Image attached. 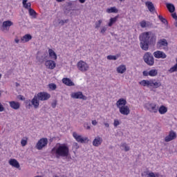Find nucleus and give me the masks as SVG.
<instances>
[{"instance_id": "b1692460", "label": "nucleus", "mask_w": 177, "mask_h": 177, "mask_svg": "<svg viewBox=\"0 0 177 177\" xmlns=\"http://www.w3.org/2000/svg\"><path fill=\"white\" fill-rule=\"evenodd\" d=\"M166 6L170 13H174V12H175V6H174V4L167 3Z\"/></svg>"}, {"instance_id": "c85d7f7f", "label": "nucleus", "mask_w": 177, "mask_h": 177, "mask_svg": "<svg viewBox=\"0 0 177 177\" xmlns=\"http://www.w3.org/2000/svg\"><path fill=\"white\" fill-rule=\"evenodd\" d=\"M108 13H118V10L115 7H112L106 10Z\"/></svg>"}, {"instance_id": "8fccbe9b", "label": "nucleus", "mask_w": 177, "mask_h": 177, "mask_svg": "<svg viewBox=\"0 0 177 177\" xmlns=\"http://www.w3.org/2000/svg\"><path fill=\"white\" fill-rule=\"evenodd\" d=\"M64 23H68V19H66V20H61L60 21H59V24H62V26H63V24H64Z\"/></svg>"}, {"instance_id": "e433bc0d", "label": "nucleus", "mask_w": 177, "mask_h": 177, "mask_svg": "<svg viewBox=\"0 0 177 177\" xmlns=\"http://www.w3.org/2000/svg\"><path fill=\"white\" fill-rule=\"evenodd\" d=\"M169 73H175V71H177V66L174 65L169 70Z\"/></svg>"}, {"instance_id": "473e14b6", "label": "nucleus", "mask_w": 177, "mask_h": 177, "mask_svg": "<svg viewBox=\"0 0 177 177\" xmlns=\"http://www.w3.org/2000/svg\"><path fill=\"white\" fill-rule=\"evenodd\" d=\"M158 19L162 21V23H163V24H168V21H167L165 18L162 17V16L159 15Z\"/></svg>"}, {"instance_id": "69168bd1", "label": "nucleus", "mask_w": 177, "mask_h": 177, "mask_svg": "<svg viewBox=\"0 0 177 177\" xmlns=\"http://www.w3.org/2000/svg\"><path fill=\"white\" fill-rule=\"evenodd\" d=\"M57 1V2H63V1H64V0H56Z\"/></svg>"}, {"instance_id": "5fc2aeb1", "label": "nucleus", "mask_w": 177, "mask_h": 177, "mask_svg": "<svg viewBox=\"0 0 177 177\" xmlns=\"http://www.w3.org/2000/svg\"><path fill=\"white\" fill-rule=\"evenodd\" d=\"M173 19H175V20H177V15H176V13H173L171 15Z\"/></svg>"}, {"instance_id": "2eb2a0df", "label": "nucleus", "mask_w": 177, "mask_h": 177, "mask_svg": "<svg viewBox=\"0 0 177 177\" xmlns=\"http://www.w3.org/2000/svg\"><path fill=\"white\" fill-rule=\"evenodd\" d=\"M145 6H147L151 13H153V12L156 10V7H154V4H153V2L151 1L145 2Z\"/></svg>"}, {"instance_id": "6e6d98bb", "label": "nucleus", "mask_w": 177, "mask_h": 177, "mask_svg": "<svg viewBox=\"0 0 177 177\" xmlns=\"http://www.w3.org/2000/svg\"><path fill=\"white\" fill-rule=\"evenodd\" d=\"M18 99H19V100H23V95H18Z\"/></svg>"}, {"instance_id": "393cba45", "label": "nucleus", "mask_w": 177, "mask_h": 177, "mask_svg": "<svg viewBox=\"0 0 177 177\" xmlns=\"http://www.w3.org/2000/svg\"><path fill=\"white\" fill-rule=\"evenodd\" d=\"M167 111H168V108L164 105L160 106L158 109V112L160 114H165Z\"/></svg>"}, {"instance_id": "0eeeda50", "label": "nucleus", "mask_w": 177, "mask_h": 177, "mask_svg": "<svg viewBox=\"0 0 177 177\" xmlns=\"http://www.w3.org/2000/svg\"><path fill=\"white\" fill-rule=\"evenodd\" d=\"M47 145L48 138H41L37 142L36 149H37V150H42L44 147H46Z\"/></svg>"}, {"instance_id": "3c124183", "label": "nucleus", "mask_w": 177, "mask_h": 177, "mask_svg": "<svg viewBox=\"0 0 177 177\" xmlns=\"http://www.w3.org/2000/svg\"><path fill=\"white\" fill-rule=\"evenodd\" d=\"M5 110V108L3 107V105H2V104H1L0 102V111L2 112Z\"/></svg>"}, {"instance_id": "7ed1b4c3", "label": "nucleus", "mask_w": 177, "mask_h": 177, "mask_svg": "<svg viewBox=\"0 0 177 177\" xmlns=\"http://www.w3.org/2000/svg\"><path fill=\"white\" fill-rule=\"evenodd\" d=\"M50 99V94L45 92H40L37 95H35L32 100V104L35 109L39 107V100H48Z\"/></svg>"}, {"instance_id": "7c9ffc66", "label": "nucleus", "mask_w": 177, "mask_h": 177, "mask_svg": "<svg viewBox=\"0 0 177 177\" xmlns=\"http://www.w3.org/2000/svg\"><path fill=\"white\" fill-rule=\"evenodd\" d=\"M48 88L51 89V91H55L56 88H57V86L55 83H50L48 84Z\"/></svg>"}, {"instance_id": "f3484780", "label": "nucleus", "mask_w": 177, "mask_h": 177, "mask_svg": "<svg viewBox=\"0 0 177 177\" xmlns=\"http://www.w3.org/2000/svg\"><path fill=\"white\" fill-rule=\"evenodd\" d=\"M45 66H46V67H48L50 70H53V68L56 67V63H55L53 60H48L45 62Z\"/></svg>"}, {"instance_id": "e2e57ef3", "label": "nucleus", "mask_w": 177, "mask_h": 177, "mask_svg": "<svg viewBox=\"0 0 177 177\" xmlns=\"http://www.w3.org/2000/svg\"><path fill=\"white\" fill-rule=\"evenodd\" d=\"M15 85H16L17 87V86H20V84H19V83H17V82L15 83Z\"/></svg>"}, {"instance_id": "423d86ee", "label": "nucleus", "mask_w": 177, "mask_h": 177, "mask_svg": "<svg viewBox=\"0 0 177 177\" xmlns=\"http://www.w3.org/2000/svg\"><path fill=\"white\" fill-rule=\"evenodd\" d=\"M145 109L149 111V113H158V106L154 103H147L145 104Z\"/></svg>"}, {"instance_id": "a19ab883", "label": "nucleus", "mask_w": 177, "mask_h": 177, "mask_svg": "<svg viewBox=\"0 0 177 177\" xmlns=\"http://www.w3.org/2000/svg\"><path fill=\"white\" fill-rule=\"evenodd\" d=\"M146 86H153V80H147Z\"/></svg>"}, {"instance_id": "f8f14e48", "label": "nucleus", "mask_w": 177, "mask_h": 177, "mask_svg": "<svg viewBox=\"0 0 177 177\" xmlns=\"http://www.w3.org/2000/svg\"><path fill=\"white\" fill-rule=\"evenodd\" d=\"M73 138L78 142V143H85V140H86V138H82V136L78 135L77 133L73 132Z\"/></svg>"}, {"instance_id": "774afa93", "label": "nucleus", "mask_w": 177, "mask_h": 177, "mask_svg": "<svg viewBox=\"0 0 177 177\" xmlns=\"http://www.w3.org/2000/svg\"><path fill=\"white\" fill-rule=\"evenodd\" d=\"M87 129H91V127H90V126H88V127H87Z\"/></svg>"}, {"instance_id": "37998d69", "label": "nucleus", "mask_w": 177, "mask_h": 177, "mask_svg": "<svg viewBox=\"0 0 177 177\" xmlns=\"http://www.w3.org/2000/svg\"><path fill=\"white\" fill-rule=\"evenodd\" d=\"M21 146L24 147L27 145V140H21Z\"/></svg>"}, {"instance_id": "79ce46f5", "label": "nucleus", "mask_w": 177, "mask_h": 177, "mask_svg": "<svg viewBox=\"0 0 177 177\" xmlns=\"http://www.w3.org/2000/svg\"><path fill=\"white\" fill-rule=\"evenodd\" d=\"M102 25V20H99L97 22H95V28H100Z\"/></svg>"}, {"instance_id": "f257e3e1", "label": "nucleus", "mask_w": 177, "mask_h": 177, "mask_svg": "<svg viewBox=\"0 0 177 177\" xmlns=\"http://www.w3.org/2000/svg\"><path fill=\"white\" fill-rule=\"evenodd\" d=\"M157 37L152 32H145L142 33L140 39V46L142 50H149V46H154Z\"/></svg>"}, {"instance_id": "c03bdc74", "label": "nucleus", "mask_w": 177, "mask_h": 177, "mask_svg": "<svg viewBox=\"0 0 177 177\" xmlns=\"http://www.w3.org/2000/svg\"><path fill=\"white\" fill-rule=\"evenodd\" d=\"M114 127H117L118 125H120V121L118 120H115L113 122Z\"/></svg>"}, {"instance_id": "bb28decb", "label": "nucleus", "mask_w": 177, "mask_h": 177, "mask_svg": "<svg viewBox=\"0 0 177 177\" xmlns=\"http://www.w3.org/2000/svg\"><path fill=\"white\" fill-rule=\"evenodd\" d=\"M48 53H49V56L52 57V59H54L55 60L57 59V55H56V53H55L53 50L50 48L48 50Z\"/></svg>"}, {"instance_id": "1a4fd4ad", "label": "nucleus", "mask_w": 177, "mask_h": 177, "mask_svg": "<svg viewBox=\"0 0 177 177\" xmlns=\"http://www.w3.org/2000/svg\"><path fill=\"white\" fill-rule=\"evenodd\" d=\"M174 139H176V133L171 130L169 132V135L165 137V142H171V140Z\"/></svg>"}, {"instance_id": "9d476101", "label": "nucleus", "mask_w": 177, "mask_h": 177, "mask_svg": "<svg viewBox=\"0 0 177 177\" xmlns=\"http://www.w3.org/2000/svg\"><path fill=\"white\" fill-rule=\"evenodd\" d=\"M119 111L120 114H122V115H129V113H131V110L128 106H123L120 107Z\"/></svg>"}, {"instance_id": "20e7f679", "label": "nucleus", "mask_w": 177, "mask_h": 177, "mask_svg": "<svg viewBox=\"0 0 177 177\" xmlns=\"http://www.w3.org/2000/svg\"><path fill=\"white\" fill-rule=\"evenodd\" d=\"M143 60L147 66H154V57L151 53H145L143 56Z\"/></svg>"}, {"instance_id": "338daca9", "label": "nucleus", "mask_w": 177, "mask_h": 177, "mask_svg": "<svg viewBox=\"0 0 177 177\" xmlns=\"http://www.w3.org/2000/svg\"><path fill=\"white\" fill-rule=\"evenodd\" d=\"M68 6H71V5H73V3H68Z\"/></svg>"}, {"instance_id": "603ef678", "label": "nucleus", "mask_w": 177, "mask_h": 177, "mask_svg": "<svg viewBox=\"0 0 177 177\" xmlns=\"http://www.w3.org/2000/svg\"><path fill=\"white\" fill-rule=\"evenodd\" d=\"M142 74L145 77H147V75H149V72H147V71H144Z\"/></svg>"}, {"instance_id": "680f3d73", "label": "nucleus", "mask_w": 177, "mask_h": 177, "mask_svg": "<svg viewBox=\"0 0 177 177\" xmlns=\"http://www.w3.org/2000/svg\"><path fill=\"white\" fill-rule=\"evenodd\" d=\"M79 2H80V3H85V0H79Z\"/></svg>"}, {"instance_id": "ddd939ff", "label": "nucleus", "mask_w": 177, "mask_h": 177, "mask_svg": "<svg viewBox=\"0 0 177 177\" xmlns=\"http://www.w3.org/2000/svg\"><path fill=\"white\" fill-rule=\"evenodd\" d=\"M13 26V22L12 21H5L3 22L1 26L2 31H5V30H8L9 27Z\"/></svg>"}, {"instance_id": "6e6552de", "label": "nucleus", "mask_w": 177, "mask_h": 177, "mask_svg": "<svg viewBox=\"0 0 177 177\" xmlns=\"http://www.w3.org/2000/svg\"><path fill=\"white\" fill-rule=\"evenodd\" d=\"M71 97H73V99H82V100H86V99H88V97L84 95V94H82V92L81 91L73 93L71 94Z\"/></svg>"}, {"instance_id": "412c9836", "label": "nucleus", "mask_w": 177, "mask_h": 177, "mask_svg": "<svg viewBox=\"0 0 177 177\" xmlns=\"http://www.w3.org/2000/svg\"><path fill=\"white\" fill-rule=\"evenodd\" d=\"M118 74H124L127 71V66L125 65H120L116 69Z\"/></svg>"}, {"instance_id": "4d7b16f0", "label": "nucleus", "mask_w": 177, "mask_h": 177, "mask_svg": "<svg viewBox=\"0 0 177 177\" xmlns=\"http://www.w3.org/2000/svg\"><path fill=\"white\" fill-rule=\"evenodd\" d=\"M92 124H93V125H97V122L96 120H93Z\"/></svg>"}, {"instance_id": "6ab92c4d", "label": "nucleus", "mask_w": 177, "mask_h": 177, "mask_svg": "<svg viewBox=\"0 0 177 177\" xmlns=\"http://www.w3.org/2000/svg\"><path fill=\"white\" fill-rule=\"evenodd\" d=\"M10 165H12V167H14V168H20V163L16 160V159H10L9 160Z\"/></svg>"}, {"instance_id": "ea45409f", "label": "nucleus", "mask_w": 177, "mask_h": 177, "mask_svg": "<svg viewBox=\"0 0 177 177\" xmlns=\"http://www.w3.org/2000/svg\"><path fill=\"white\" fill-rule=\"evenodd\" d=\"M56 106H57V100H54L51 104V106L53 107V109H55Z\"/></svg>"}, {"instance_id": "a878e982", "label": "nucleus", "mask_w": 177, "mask_h": 177, "mask_svg": "<svg viewBox=\"0 0 177 177\" xmlns=\"http://www.w3.org/2000/svg\"><path fill=\"white\" fill-rule=\"evenodd\" d=\"M30 39H32V36H31L30 34H26L21 37V41H24L25 42H28V41H30Z\"/></svg>"}, {"instance_id": "13d9d810", "label": "nucleus", "mask_w": 177, "mask_h": 177, "mask_svg": "<svg viewBox=\"0 0 177 177\" xmlns=\"http://www.w3.org/2000/svg\"><path fill=\"white\" fill-rule=\"evenodd\" d=\"M104 124L106 128H109L110 127V124L109 123L104 122Z\"/></svg>"}, {"instance_id": "0e129e2a", "label": "nucleus", "mask_w": 177, "mask_h": 177, "mask_svg": "<svg viewBox=\"0 0 177 177\" xmlns=\"http://www.w3.org/2000/svg\"><path fill=\"white\" fill-rule=\"evenodd\" d=\"M49 142H50V143H52V142H53V138L50 139Z\"/></svg>"}, {"instance_id": "f03ea898", "label": "nucleus", "mask_w": 177, "mask_h": 177, "mask_svg": "<svg viewBox=\"0 0 177 177\" xmlns=\"http://www.w3.org/2000/svg\"><path fill=\"white\" fill-rule=\"evenodd\" d=\"M53 153H55L57 158H60V157H68V153L70 149L66 145H60L58 147H54L52 149Z\"/></svg>"}, {"instance_id": "4468645a", "label": "nucleus", "mask_w": 177, "mask_h": 177, "mask_svg": "<svg viewBox=\"0 0 177 177\" xmlns=\"http://www.w3.org/2000/svg\"><path fill=\"white\" fill-rule=\"evenodd\" d=\"M103 142V139L100 138V136H97L93 141V145L95 146V147H99L100 145Z\"/></svg>"}, {"instance_id": "f704fd0d", "label": "nucleus", "mask_w": 177, "mask_h": 177, "mask_svg": "<svg viewBox=\"0 0 177 177\" xmlns=\"http://www.w3.org/2000/svg\"><path fill=\"white\" fill-rule=\"evenodd\" d=\"M32 100H28L25 102L26 103V106L27 107H28V109H30V107H31V106H32Z\"/></svg>"}, {"instance_id": "39448f33", "label": "nucleus", "mask_w": 177, "mask_h": 177, "mask_svg": "<svg viewBox=\"0 0 177 177\" xmlns=\"http://www.w3.org/2000/svg\"><path fill=\"white\" fill-rule=\"evenodd\" d=\"M77 68L80 71H82V73H86V71H88L89 70V65L86 64V62L80 60L77 64Z\"/></svg>"}, {"instance_id": "864d4df0", "label": "nucleus", "mask_w": 177, "mask_h": 177, "mask_svg": "<svg viewBox=\"0 0 177 177\" xmlns=\"http://www.w3.org/2000/svg\"><path fill=\"white\" fill-rule=\"evenodd\" d=\"M148 177H156V175L154 174V173H149L148 174Z\"/></svg>"}, {"instance_id": "4be33fe9", "label": "nucleus", "mask_w": 177, "mask_h": 177, "mask_svg": "<svg viewBox=\"0 0 177 177\" xmlns=\"http://www.w3.org/2000/svg\"><path fill=\"white\" fill-rule=\"evenodd\" d=\"M10 106L12 109H14V110H19V109H20V103L15 101L10 102Z\"/></svg>"}, {"instance_id": "58836bf2", "label": "nucleus", "mask_w": 177, "mask_h": 177, "mask_svg": "<svg viewBox=\"0 0 177 177\" xmlns=\"http://www.w3.org/2000/svg\"><path fill=\"white\" fill-rule=\"evenodd\" d=\"M140 27H142V28H146V21L143 20L140 23Z\"/></svg>"}, {"instance_id": "dca6fc26", "label": "nucleus", "mask_w": 177, "mask_h": 177, "mask_svg": "<svg viewBox=\"0 0 177 177\" xmlns=\"http://www.w3.org/2000/svg\"><path fill=\"white\" fill-rule=\"evenodd\" d=\"M116 106L118 109H120V107H122L124 106H127V100L124 98L119 99L116 102Z\"/></svg>"}, {"instance_id": "49530a36", "label": "nucleus", "mask_w": 177, "mask_h": 177, "mask_svg": "<svg viewBox=\"0 0 177 177\" xmlns=\"http://www.w3.org/2000/svg\"><path fill=\"white\" fill-rule=\"evenodd\" d=\"M146 27H153V24L150 21H146Z\"/></svg>"}, {"instance_id": "c9c22d12", "label": "nucleus", "mask_w": 177, "mask_h": 177, "mask_svg": "<svg viewBox=\"0 0 177 177\" xmlns=\"http://www.w3.org/2000/svg\"><path fill=\"white\" fill-rule=\"evenodd\" d=\"M108 60H117V56L115 55H108L106 57Z\"/></svg>"}, {"instance_id": "72a5a7b5", "label": "nucleus", "mask_w": 177, "mask_h": 177, "mask_svg": "<svg viewBox=\"0 0 177 177\" xmlns=\"http://www.w3.org/2000/svg\"><path fill=\"white\" fill-rule=\"evenodd\" d=\"M29 15L35 17L37 12L32 8H29Z\"/></svg>"}, {"instance_id": "09e8293b", "label": "nucleus", "mask_w": 177, "mask_h": 177, "mask_svg": "<svg viewBox=\"0 0 177 177\" xmlns=\"http://www.w3.org/2000/svg\"><path fill=\"white\" fill-rule=\"evenodd\" d=\"M107 31V28L103 27L102 29L101 30V34H104Z\"/></svg>"}, {"instance_id": "5701e85b", "label": "nucleus", "mask_w": 177, "mask_h": 177, "mask_svg": "<svg viewBox=\"0 0 177 177\" xmlns=\"http://www.w3.org/2000/svg\"><path fill=\"white\" fill-rule=\"evenodd\" d=\"M118 17H120L119 15L115 16V17L111 18L108 24L109 27H112L113 24H115L117 22V20H118Z\"/></svg>"}, {"instance_id": "de8ad7c7", "label": "nucleus", "mask_w": 177, "mask_h": 177, "mask_svg": "<svg viewBox=\"0 0 177 177\" xmlns=\"http://www.w3.org/2000/svg\"><path fill=\"white\" fill-rule=\"evenodd\" d=\"M147 81V80H142V81L140 82V85H142V86H146Z\"/></svg>"}, {"instance_id": "cd10ccee", "label": "nucleus", "mask_w": 177, "mask_h": 177, "mask_svg": "<svg viewBox=\"0 0 177 177\" xmlns=\"http://www.w3.org/2000/svg\"><path fill=\"white\" fill-rule=\"evenodd\" d=\"M158 74V71L156 69H151V71H149V75L150 77H156Z\"/></svg>"}, {"instance_id": "9b49d317", "label": "nucleus", "mask_w": 177, "mask_h": 177, "mask_svg": "<svg viewBox=\"0 0 177 177\" xmlns=\"http://www.w3.org/2000/svg\"><path fill=\"white\" fill-rule=\"evenodd\" d=\"M153 56L156 57V59H166L167 55L161 51V50H157L153 53Z\"/></svg>"}, {"instance_id": "4c0bfd02", "label": "nucleus", "mask_w": 177, "mask_h": 177, "mask_svg": "<svg viewBox=\"0 0 177 177\" xmlns=\"http://www.w3.org/2000/svg\"><path fill=\"white\" fill-rule=\"evenodd\" d=\"M28 0H23L22 1V3H23V6L24 8H25V9H29L28 8V5L27 4Z\"/></svg>"}, {"instance_id": "aec40b11", "label": "nucleus", "mask_w": 177, "mask_h": 177, "mask_svg": "<svg viewBox=\"0 0 177 177\" xmlns=\"http://www.w3.org/2000/svg\"><path fill=\"white\" fill-rule=\"evenodd\" d=\"M62 82L67 86H74L75 85L73 81L70 80V78L64 77L62 79Z\"/></svg>"}, {"instance_id": "a18cd8bd", "label": "nucleus", "mask_w": 177, "mask_h": 177, "mask_svg": "<svg viewBox=\"0 0 177 177\" xmlns=\"http://www.w3.org/2000/svg\"><path fill=\"white\" fill-rule=\"evenodd\" d=\"M73 146L74 149H76V150L80 149V145H78V143H77V142H74Z\"/></svg>"}, {"instance_id": "a211bd4d", "label": "nucleus", "mask_w": 177, "mask_h": 177, "mask_svg": "<svg viewBox=\"0 0 177 177\" xmlns=\"http://www.w3.org/2000/svg\"><path fill=\"white\" fill-rule=\"evenodd\" d=\"M162 46H168V41L165 39H160L157 43V48H161Z\"/></svg>"}, {"instance_id": "bf43d9fd", "label": "nucleus", "mask_w": 177, "mask_h": 177, "mask_svg": "<svg viewBox=\"0 0 177 177\" xmlns=\"http://www.w3.org/2000/svg\"><path fill=\"white\" fill-rule=\"evenodd\" d=\"M27 5H28V8L29 9H31V3H27Z\"/></svg>"}, {"instance_id": "2f4dec72", "label": "nucleus", "mask_w": 177, "mask_h": 177, "mask_svg": "<svg viewBox=\"0 0 177 177\" xmlns=\"http://www.w3.org/2000/svg\"><path fill=\"white\" fill-rule=\"evenodd\" d=\"M152 86L153 88H160V86H161V82H154V80H153V84H152Z\"/></svg>"}, {"instance_id": "052dcab7", "label": "nucleus", "mask_w": 177, "mask_h": 177, "mask_svg": "<svg viewBox=\"0 0 177 177\" xmlns=\"http://www.w3.org/2000/svg\"><path fill=\"white\" fill-rule=\"evenodd\" d=\"M15 41L16 42V44H19V42H20V40L19 39H15Z\"/></svg>"}, {"instance_id": "c756f323", "label": "nucleus", "mask_w": 177, "mask_h": 177, "mask_svg": "<svg viewBox=\"0 0 177 177\" xmlns=\"http://www.w3.org/2000/svg\"><path fill=\"white\" fill-rule=\"evenodd\" d=\"M120 147H122V149L124 150V151H129L130 150L129 147H128V145H127L125 142L121 144Z\"/></svg>"}]
</instances>
